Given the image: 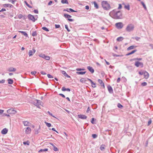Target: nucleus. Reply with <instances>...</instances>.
I'll list each match as a JSON object with an SVG mask.
<instances>
[{"mask_svg": "<svg viewBox=\"0 0 153 153\" xmlns=\"http://www.w3.org/2000/svg\"><path fill=\"white\" fill-rule=\"evenodd\" d=\"M109 15L111 17L115 19H121L122 18V13L120 11H117L115 10L110 12Z\"/></svg>", "mask_w": 153, "mask_h": 153, "instance_id": "nucleus-1", "label": "nucleus"}, {"mask_svg": "<svg viewBox=\"0 0 153 153\" xmlns=\"http://www.w3.org/2000/svg\"><path fill=\"white\" fill-rule=\"evenodd\" d=\"M102 5L103 9L105 10H108L111 8L109 4L106 1H102Z\"/></svg>", "mask_w": 153, "mask_h": 153, "instance_id": "nucleus-2", "label": "nucleus"}, {"mask_svg": "<svg viewBox=\"0 0 153 153\" xmlns=\"http://www.w3.org/2000/svg\"><path fill=\"white\" fill-rule=\"evenodd\" d=\"M134 28V25L132 24H129L126 27V31L130 32L132 31Z\"/></svg>", "mask_w": 153, "mask_h": 153, "instance_id": "nucleus-3", "label": "nucleus"}, {"mask_svg": "<svg viewBox=\"0 0 153 153\" xmlns=\"http://www.w3.org/2000/svg\"><path fill=\"white\" fill-rule=\"evenodd\" d=\"M32 103L37 107L39 108V105H41L42 102L40 100H36L32 102Z\"/></svg>", "mask_w": 153, "mask_h": 153, "instance_id": "nucleus-4", "label": "nucleus"}, {"mask_svg": "<svg viewBox=\"0 0 153 153\" xmlns=\"http://www.w3.org/2000/svg\"><path fill=\"white\" fill-rule=\"evenodd\" d=\"M115 25L116 27L118 29H121L123 27V24L122 22L117 23Z\"/></svg>", "mask_w": 153, "mask_h": 153, "instance_id": "nucleus-5", "label": "nucleus"}, {"mask_svg": "<svg viewBox=\"0 0 153 153\" xmlns=\"http://www.w3.org/2000/svg\"><path fill=\"white\" fill-rule=\"evenodd\" d=\"M7 113L10 114H15L17 113V111L13 108H10L7 110Z\"/></svg>", "mask_w": 153, "mask_h": 153, "instance_id": "nucleus-6", "label": "nucleus"}, {"mask_svg": "<svg viewBox=\"0 0 153 153\" xmlns=\"http://www.w3.org/2000/svg\"><path fill=\"white\" fill-rule=\"evenodd\" d=\"M135 65L137 67H139V66H140L141 68H143V63L139 61L136 62Z\"/></svg>", "mask_w": 153, "mask_h": 153, "instance_id": "nucleus-7", "label": "nucleus"}, {"mask_svg": "<svg viewBox=\"0 0 153 153\" xmlns=\"http://www.w3.org/2000/svg\"><path fill=\"white\" fill-rule=\"evenodd\" d=\"M64 16L65 18H68V21H70V22H73L74 21V20L73 19H69V18H71L72 17L70 15H69L68 14H64Z\"/></svg>", "mask_w": 153, "mask_h": 153, "instance_id": "nucleus-8", "label": "nucleus"}, {"mask_svg": "<svg viewBox=\"0 0 153 153\" xmlns=\"http://www.w3.org/2000/svg\"><path fill=\"white\" fill-rule=\"evenodd\" d=\"M36 50L33 48L32 50H30L28 52V55L30 57L32 56L36 52Z\"/></svg>", "mask_w": 153, "mask_h": 153, "instance_id": "nucleus-9", "label": "nucleus"}, {"mask_svg": "<svg viewBox=\"0 0 153 153\" xmlns=\"http://www.w3.org/2000/svg\"><path fill=\"white\" fill-rule=\"evenodd\" d=\"M28 18L29 20L32 21L33 22H34L36 20L34 16L31 14L28 15Z\"/></svg>", "mask_w": 153, "mask_h": 153, "instance_id": "nucleus-10", "label": "nucleus"}, {"mask_svg": "<svg viewBox=\"0 0 153 153\" xmlns=\"http://www.w3.org/2000/svg\"><path fill=\"white\" fill-rule=\"evenodd\" d=\"M78 117L82 119H85L87 118V117L84 114H79L78 115Z\"/></svg>", "mask_w": 153, "mask_h": 153, "instance_id": "nucleus-11", "label": "nucleus"}, {"mask_svg": "<svg viewBox=\"0 0 153 153\" xmlns=\"http://www.w3.org/2000/svg\"><path fill=\"white\" fill-rule=\"evenodd\" d=\"M31 131L30 128L27 127L25 128V132L26 134H28L30 133Z\"/></svg>", "mask_w": 153, "mask_h": 153, "instance_id": "nucleus-12", "label": "nucleus"}, {"mask_svg": "<svg viewBox=\"0 0 153 153\" xmlns=\"http://www.w3.org/2000/svg\"><path fill=\"white\" fill-rule=\"evenodd\" d=\"M87 79L90 82L92 87L95 88L96 87V84L94 83L91 79L88 78H87Z\"/></svg>", "mask_w": 153, "mask_h": 153, "instance_id": "nucleus-13", "label": "nucleus"}, {"mask_svg": "<svg viewBox=\"0 0 153 153\" xmlns=\"http://www.w3.org/2000/svg\"><path fill=\"white\" fill-rule=\"evenodd\" d=\"M8 131V130L6 128H4L1 131V133L3 134H5L7 133Z\"/></svg>", "mask_w": 153, "mask_h": 153, "instance_id": "nucleus-14", "label": "nucleus"}, {"mask_svg": "<svg viewBox=\"0 0 153 153\" xmlns=\"http://www.w3.org/2000/svg\"><path fill=\"white\" fill-rule=\"evenodd\" d=\"M87 68L92 74L94 73V70L92 67L90 66H88L87 67Z\"/></svg>", "mask_w": 153, "mask_h": 153, "instance_id": "nucleus-15", "label": "nucleus"}, {"mask_svg": "<svg viewBox=\"0 0 153 153\" xmlns=\"http://www.w3.org/2000/svg\"><path fill=\"white\" fill-rule=\"evenodd\" d=\"M64 11H67L68 12H76V11L74 10L73 9L71 8H67L66 9H64L63 10Z\"/></svg>", "mask_w": 153, "mask_h": 153, "instance_id": "nucleus-16", "label": "nucleus"}, {"mask_svg": "<svg viewBox=\"0 0 153 153\" xmlns=\"http://www.w3.org/2000/svg\"><path fill=\"white\" fill-rule=\"evenodd\" d=\"M144 78L146 79H148L149 77V74L147 71H145L144 73Z\"/></svg>", "mask_w": 153, "mask_h": 153, "instance_id": "nucleus-17", "label": "nucleus"}, {"mask_svg": "<svg viewBox=\"0 0 153 153\" xmlns=\"http://www.w3.org/2000/svg\"><path fill=\"white\" fill-rule=\"evenodd\" d=\"M108 89L109 93H111L113 92V90L112 88L110 85H108L107 87Z\"/></svg>", "mask_w": 153, "mask_h": 153, "instance_id": "nucleus-18", "label": "nucleus"}, {"mask_svg": "<svg viewBox=\"0 0 153 153\" xmlns=\"http://www.w3.org/2000/svg\"><path fill=\"white\" fill-rule=\"evenodd\" d=\"M16 70V69L13 67H11L7 69V71H15Z\"/></svg>", "mask_w": 153, "mask_h": 153, "instance_id": "nucleus-19", "label": "nucleus"}, {"mask_svg": "<svg viewBox=\"0 0 153 153\" xmlns=\"http://www.w3.org/2000/svg\"><path fill=\"white\" fill-rule=\"evenodd\" d=\"M23 123L25 126H30V123L27 121H24Z\"/></svg>", "mask_w": 153, "mask_h": 153, "instance_id": "nucleus-20", "label": "nucleus"}, {"mask_svg": "<svg viewBox=\"0 0 153 153\" xmlns=\"http://www.w3.org/2000/svg\"><path fill=\"white\" fill-rule=\"evenodd\" d=\"M62 91H67L69 92H70L71 91L70 89L68 88H66L64 87H62Z\"/></svg>", "mask_w": 153, "mask_h": 153, "instance_id": "nucleus-21", "label": "nucleus"}, {"mask_svg": "<svg viewBox=\"0 0 153 153\" xmlns=\"http://www.w3.org/2000/svg\"><path fill=\"white\" fill-rule=\"evenodd\" d=\"M18 32L19 33H22L24 36H25L26 37H28V35L27 33H26L25 32L22 31H19Z\"/></svg>", "mask_w": 153, "mask_h": 153, "instance_id": "nucleus-22", "label": "nucleus"}, {"mask_svg": "<svg viewBox=\"0 0 153 153\" xmlns=\"http://www.w3.org/2000/svg\"><path fill=\"white\" fill-rule=\"evenodd\" d=\"M98 82L100 83V85L102 86H103L104 87V84L102 81L100 79H98Z\"/></svg>", "mask_w": 153, "mask_h": 153, "instance_id": "nucleus-23", "label": "nucleus"}, {"mask_svg": "<svg viewBox=\"0 0 153 153\" xmlns=\"http://www.w3.org/2000/svg\"><path fill=\"white\" fill-rule=\"evenodd\" d=\"M80 82L82 83H86V82L87 81V80L86 79L84 78H82L80 79Z\"/></svg>", "mask_w": 153, "mask_h": 153, "instance_id": "nucleus-24", "label": "nucleus"}, {"mask_svg": "<svg viewBox=\"0 0 153 153\" xmlns=\"http://www.w3.org/2000/svg\"><path fill=\"white\" fill-rule=\"evenodd\" d=\"M123 39L124 38L123 37L120 36L117 38V40L118 42H120L122 41Z\"/></svg>", "mask_w": 153, "mask_h": 153, "instance_id": "nucleus-25", "label": "nucleus"}, {"mask_svg": "<svg viewBox=\"0 0 153 153\" xmlns=\"http://www.w3.org/2000/svg\"><path fill=\"white\" fill-rule=\"evenodd\" d=\"M137 51V50L136 49H135V50H133V51H132L131 52L129 53H128L127 54H126V56H129V55H130L131 54H132L133 53H134L136 51Z\"/></svg>", "mask_w": 153, "mask_h": 153, "instance_id": "nucleus-26", "label": "nucleus"}, {"mask_svg": "<svg viewBox=\"0 0 153 153\" xmlns=\"http://www.w3.org/2000/svg\"><path fill=\"white\" fill-rule=\"evenodd\" d=\"M40 129V126H39V128L37 129H36L35 130V134H38L39 132Z\"/></svg>", "mask_w": 153, "mask_h": 153, "instance_id": "nucleus-27", "label": "nucleus"}, {"mask_svg": "<svg viewBox=\"0 0 153 153\" xmlns=\"http://www.w3.org/2000/svg\"><path fill=\"white\" fill-rule=\"evenodd\" d=\"M94 4V7L97 9H98L99 8V6L98 4L96 3V1H94L93 2Z\"/></svg>", "mask_w": 153, "mask_h": 153, "instance_id": "nucleus-28", "label": "nucleus"}, {"mask_svg": "<svg viewBox=\"0 0 153 153\" xmlns=\"http://www.w3.org/2000/svg\"><path fill=\"white\" fill-rule=\"evenodd\" d=\"M7 81L8 82V83L10 84H11L13 83V80L11 79H7Z\"/></svg>", "mask_w": 153, "mask_h": 153, "instance_id": "nucleus-29", "label": "nucleus"}, {"mask_svg": "<svg viewBox=\"0 0 153 153\" xmlns=\"http://www.w3.org/2000/svg\"><path fill=\"white\" fill-rule=\"evenodd\" d=\"M86 73V72L85 71H84V72H82V71H81V72H79V71H77V72H76V74H81V75H83V74H85Z\"/></svg>", "mask_w": 153, "mask_h": 153, "instance_id": "nucleus-30", "label": "nucleus"}, {"mask_svg": "<svg viewBox=\"0 0 153 153\" xmlns=\"http://www.w3.org/2000/svg\"><path fill=\"white\" fill-rule=\"evenodd\" d=\"M51 144L53 146V150H54V151L56 152L58 150L57 148L55 146H54L53 144L51 143Z\"/></svg>", "mask_w": 153, "mask_h": 153, "instance_id": "nucleus-31", "label": "nucleus"}, {"mask_svg": "<svg viewBox=\"0 0 153 153\" xmlns=\"http://www.w3.org/2000/svg\"><path fill=\"white\" fill-rule=\"evenodd\" d=\"M135 48V46L134 45L128 47L127 49L128 50H130L134 48Z\"/></svg>", "mask_w": 153, "mask_h": 153, "instance_id": "nucleus-32", "label": "nucleus"}, {"mask_svg": "<svg viewBox=\"0 0 153 153\" xmlns=\"http://www.w3.org/2000/svg\"><path fill=\"white\" fill-rule=\"evenodd\" d=\"M105 145H102L100 147V149L101 151H103L105 149Z\"/></svg>", "mask_w": 153, "mask_h": 153, "instance_id": "nucleus-33", "label": "nucleus"}, {"mask_svg": "<svg viewBox=\"0 0 153 153\" xmlns=\"http://www.w3.org/2000/svg\"><path fill=\"white\" fill-rule=\"evenodd\" d=\"M48 151V149H41L39 151V152H46Z\"/></svg>", "mask_w": 153, "mask_h": 153, "instance_id": "nucleus-34", "label": "nucleus"}, {"mask_svg": "<svg viewBox=\"0 0 153 153\" xmlns=\"http://www.w3.org/2000/svg\"><path fill=\"white\" fill-rule=\"evenodd\" d=\"M141 60H142V59L141 58H134V59H131L130 60V61H133V60L140 61Z\"/></svg>", "mask_w": 153, "mask_h": 153, "instance_id": "nucleus-35", "label": "nucleus"}, {"mask_svg": "<svg viewBox=\"0 0 153 153\" xmlns=\"http://www.w3.org/2000/svg\"><path fill=\"white\" fill-rule=\"evenodd\" d=\"M61 2L62 4H68V0H62Z\"/></svg>", "mask_w": 153, "mask_h": 153, "instance_id": "nucleus-36", "label": "nucleus"}, {"mask_svg": "<svg viewBox=\"0 0 153 153\" xmlns=\"http://www.w3.org/2000/svg\"><path fill=\"white\" fill-rule=\"evenodd\" d=\"M141 3L143 5V7H144V9L145 10H147V8H146V6L145 4L144 3L143 1H141Z\"/></svg>", "mask_w": 153, "mask_h": 153, "instance_id": "nucleus-37", "label": "nucleus"}, {"mask_svg": "<svg viewBox=\"0 0 153 153\" xmlns=\"http://www.w3.org/2000/svg\"><path fill=\"white\" fill-rule=\"evenodd\" d=\"M39 56L40 57H42L43 58H45V57L46 56L45 54L42 53H41L39 55Z\"/></svg>", "mask_w": 153, "mask_h": 153, "instance_id": "nucleus-38", "label": "nucleus"}, {"mask_svg": "<svg viewBox=\"0 0 153 153\" xmlns=\"http://www.w3.org/2000/svg\"><path fill=\"white\" fill-rule=\"evenodd\" d=\"M124 7L125 9L128 10H130V6L129 4L127 5H125V6Z\"/></svg>", "mask_w": 153, "mask_h": 153, "instance_id": "nucleus-39", "label": "nucleus"}, {"mask_svg": "<svg viewBox=\"0 0 153 153\" xmlns=\"http://www.w3.org/2000/svg\"><path fill=\"white\" fill-rule=\"evenodd\" d=\"M45 123L46 125L47 126H48V127H50L51 126V124L50 123H48L46 122H45Z\"/></svg>", "mask_w": 153, "mask_h": 153, "instance_id": "nucleus-40", "label": "nucleus"}, {"mask_svg": "<svg viewBox=\"0 0 153 153\" xmlns=\"http://www.w3.org/2000/svg\"><path fill=\"white\" fill-rule=\"evenodd\" d=\"M37 35V33L36 31H34L32 33V36H36Z\"/></svg>", "mask_w": 153, "mask_h": 153, "instance_id": "nucleus-41", "label": "nucleus"}, {"mask_svg": "<svg viewBox=\"0 0 153 153\" xmlns=\"http://www.w3.org/2000/svg\"><path fill=\"white\" fill-rule=\"evenodd\" d=\"M117 107L120 108H122L123 107V106L121 105L120 103H119L117 104Z\"/></svg>", "mask_w": 153, "mask_h": 153, "instance_id": "nucleus-42", "label": "nucleus"}, {"mask_svg": "<svg viewBox=\"0 0 153 153\" xmlns=\"http://www.w3.org/2000/svg\"><path fill=\"white\" fill-rule=\"evenodd\" d=\"M23 143L25 145H29V142L28 141H27L24 142Z\"/></svg>", "mask_w": 153, "mask_h": 153, "instance_id": "nucleus-43", "label": "nucleus"}, {"mask_svg": "<svg viewBox=\"0 0 153 153\" xmlns=\"http://www.w3.org/2000/svg\"><path fill=\"white\" fill-rule=\"evenodd\" d=\"M152 122V120L151 119H149V120L148 122L147 125L148 126H149L151 124Z\"/></svg>", "mask_w": 153, "mask_h": 153, "instance_id": "nucleus-44", "label": "nucleus"}, {"mask_svg": "<svg viewBox=\"0 0 153 153\" xmlns=\"http://www.w3.org/2000/svg\"><path fill=\"white\" fill-rule=\"evenodd\" d=\"M42 29L44 30H45L46 31H49V30L47 28H46V27H43L42 28Z\"/></svg>", "mask_w": 153, "mask_h": 153, "instance_id": "nucleus-45", "label": "nucleus"}, {"mask_svg": "<svg viewBox=\"0 0 153 153\" xmlns=\"http://www.w3.org/2000/svg\"><path fill=\"white\" fill-rule=\"evenodd\" d=\"M25 3L26 4V5L28 7H29L30 8H32V7L31 6H30L28 3H27V2L26 1H25Z\"/></svg>", "mask_w": 153, "mask_h": 153, "instance_id": "nucleus-46", "label": "nucleus"}, {"mask_svg": "<svg viewBox=\"0 0 153 153\" xmlns=\"http://www.w3.org/2000/svg\"><path fill=\"white\" fill-rule=\"evenodd\" d=\"M65 28L66 29L67 31L68 32H70V30L68 28V27L67 25H65Z\"/></svg>", "mask_w": 153, "mask_h": 153, "instance_id": "nucleus-47", "label": "nucleus"}, {"mask_svg": "<svg viewBox=\"0 0 153 153\" xmlns=\"http://www.w3.org/2000/svg\"><path fill=\"white\" fill-rule=\"evenodd\" d=\"M61 73H62V74L64 75L65 76V75H66V74H67L66 73V72L65 71H61Z\"/></svg>", "mask_w": 153, "mask_h": 153, "instance_id": "nucleus-48", "label": "nucleus"}, {"mask_svg": "<svg viewBox=\"0 0 153 153\" xmlns=\"http://www.w3.org/2000/svg\"><path fill=\"white\" fill-rule=\"evenodd\" d=\"M147 85V83L146 82H143L142 83H141V85L143 86H146V85Z\"/></svg>", "mask_w": 153, "mask_h": 153, "instance_id": "nucleus-49", "label": "nucleus"}, {"mask_svg": "<svg viewBox=\"0 0 153 153\" xmlns=\"http://www.w3.org/2000/svg\"><path fill=\"white\" fill-rule=\"evenodd\" d=\"M3 6L4 7H9V4H4L3 5Z\"/></svg>", "mask_w": 153, "mask_h": 153, "instance_id": "nucleus-50", "label": "nucleus"}, {"mask_svg": "<svg viewBox=\"0 0 153 153\" xmlns=\"http://www.w3.org/2000/svg\"><path fill=\"white\" fill-rule=\"evenodd\" d=\"M48 114H49L51 116L53 117H54V118H56V117H55L53 115V114H52V113H50V112L49 111H48Z\"/></svg>", "mask_w": 153, "mask_h": 153, "instance_id": "nucleus-51", "label": "nucleus"}, {"mask_svg": "<svg viewBox=\"0 0 153 153\" xmlns=\"http://www.w3.org/2000/svg\"><path fill=\"white\" fill-rule=\"evenodd\" d=\"M92 136L94 138H95L97 137V135L96 134H92Z\"/></svg>", "mask_w": 153, "mask_h": 153, "instance_id": "nucleus-52", "label": "nucleus"}, {"mask_svg": "<svg viewBox=\"0 0 153 153\" xmlns=\"http://www.w3.org/2000/svg\"><path fill=\"white\" fill-rule=\"evenodd\" d=\"M94 118H92V120L91 121V123L93 124H95L96 123L94 122Z\"/></svg>", "mask_w": 153, "mask_h": 153, "instance_id": "nucleus-53", "label": "nucleus"}, {"mask_svg": "<svg viewBox=\"0 0 153 153\" xmlns=\"http://www.w3.org/2000/svg\"><path fill=\"white\" fill-rule=\"evenodd\" d=\"M45 59L47 60H48L50 59V57L49 56H46Z\"/></svg>", "mask_w": 153, "mask_h": 153, "instance_id": "nucleus-54", "label": "nucleus"}, {"mask_svg": "<svg viewBox=\"0 0 153 153\" xmlns=\"http://www.w3.org/2000/svg\"><path fill=\"white\" fill-rule=\"evenodd\" d=\"M16 1V0H9V1H11V3L13 4H14L15 2Z\"/></svg>", "mask_w": 153, "mask_h": 153, "instance_id": "nucleus-55", "label": "nucleus"}, {"mask_svg": "<svg viewBox=\"0 0 153 153\" xmlns=\"http://www.w3.org/2000/svg\"><path fill=\"white\" fill-rule=\"evenodd\" d=\"M140 39V37H138L137 36L135 37L134 38V39H135L137 41H138Z\"/></svg>", "mask_w": 153, "mask_h": 153, "instance_id": "nucleus-56", "label": "nucleus"}, {"mask_svg": "<svg viewBox=\"0 0 153 153\" xmlns=\"http://www.w3.org/2000/svg\"><path fill=\"white\" fill-rule=\"evenodd\" d=\"M47 76L49 78H53V76L50 74H48L47 75Z\"/></svg>", "mask_w": 153, "mask_h": 153, "instance_id": "nucleus-57", "label": "nucleus"}, {"mask_svg": "<svg viewBox=\"0 0 153 153\" xmlns=\"http://www.w3.org/2000/svg\"><path fill=\"white\" fill-rule=\"evenodd\" d=\"M22 17H23V15L22 14H20L18 15V18L19 19L22 18Z\"/></svg>", "mask_w": 153, "mask_h": 153, "instance_id": "nucleus-58", "label": "nucleus"}, {"mask_svg": "<svg viewBox=\"0 0 153 153\" xmlns=\"http://www.w3.org/2000/svg\"><path fill=\"white\" fill-rule=\"evenodd\" d=\"M36 73V71H32L31 72V74L32 75H35Z\"/></svg>", "mask_w": 153, "mask_h": 153, "instance_id": "nucleus-59", "label": "nucleus"}, {"mask_svg": "<svg viewBox=\"0 0 153 153\" xmlns=\"http://www.w3.org/2000/svg\"><path fill=\"white\" fill-rule=\"evenodd\" d=\"M55 27L56 28H59L60 27V26L59 25H55Z\"/></svg>", "mask_w": 153, "mask_h": 153, "instance_id": "nucleus-60", "label": "nucleus"}, {"mask_svg": "<svg viewBox=\"0 0 153 153\" xmlns=\"http://www.w3.org/2000/svg\"><path fill=\"white\" fill-rule=\"evenodd\" d=\"M33 12L34 13H38V10H33Z\"/></svg>", "mask_w": 153, "mask_h": 153, "instance_id": "nucleus-61", "label": "nucleus"}, {"mask_svg": "<svg viewBox=\"0 0 153 153\" xmlns=\"http://www.w3.org/2000/svg\"><path fill=\"white\" fill-rule=\"evenodd\" d=\"M122 5L121 4H119V7H118V9H120L122 8Z\"/></svg>", "mask_w": 153, "mask_h": 153, "instance_id": "nucleus-62", "label": "nucleus"}, {"mask_svg": "<svg viewBox=\"0 0 153 153\" xmlns=\"http://www.w3.org/2000/svg\"><path fill=\"white\" fill-rule=\"evenodd\" d=\"M53 3V1H50L49 3H48V5H51V4Z\"/></svg>", "mask_w": 153, "mask_h": 153, "instance_id": "nucleus-63", "label": "nucleus"}, {"mask_svg": "<svg viewBox=\"0 0 153 153\" xmlns=\"http://www.w3.org/2000/svg\"><path fill=\"white\" fill-rule=\"evenodd\" d=\"M144 72H140V71H139V74L140 75H143V74H144Z\"/></svg>", "mask_w": 153, "mask_h": 153, "instance_id": "nucleus-64", "label": "nucleus"}]
</instances>
